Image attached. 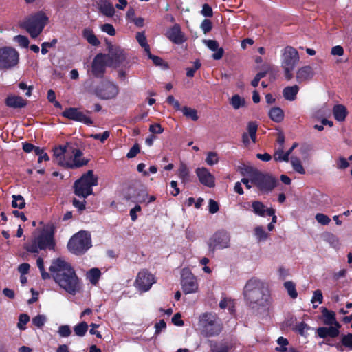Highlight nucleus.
<instances>
[{"label":"nucleus","mask_w":352,"mask_h":352,"mask_svg":"<svg viewBox=\"0 0 352 352\" xmlns=\"http://www.w3.org/2000/svg\"><path fill=\"white\" fill-rule=\"evenodd\" d=\"M49 270L56 283L71 295H76L82 289L81 280L70 263L61 258L53 261Z\"/></svg>","instance_id":"1"},{"label":"nucleus","mask_w":352,"mask_h":352,"mask_svg":"<svg viewBox=\"0 0 352 352\" xmlns=\"http://www.w3.org/2000/svg\"><path fill=\"white\" fill-rule=\"evenodd\" d=\"M246 305L252 310H258L269 305L270 290L266 283L256 277L249 279L243 290Z\"/></svg>","instance_id":"2"},{"label":"nucleus","mask_w":352,"mask_h":352,"mask_svg":"<svg viewBox=\"0 0 352 352\" xmlns=\"http://www.w3.org/2000/svg\"><path fill=\"white\" fill-rule=\"evenodd\" d=\"M82 155V151L76 142H67L65 145H60L54 149V157L57 163L65 168H80L87 165L89 160L80 158Z\"/></svg>","instance_id":"3"},{"label":"nucleus","mask_w":352,"mask_h":352,"mask_svg":"<svg viewBox=\"0 0 352 352\" xmlns=\"http://www.w3.org/2000/svg\"><path fill=\"white\" fill-rule=\"evenodd\" d=\"M55 233L56 226L53 223H48L37 236L30 243L25 244L24 248L27 252L33 254H38L39 250H55L56 246Z\"/></svg>","instance_id":"4"},{"label":"nucleus","mask_w":352,"mask_h":352,"mask_svg":"<svg viewBox=\"0 0 352 352\" xmlns=\"http://www.w3.org/2000/svg\"><path fill=\"white\" fill-rule=\"evenodd\" d=\"M199 325L201 333L206 337L218 336L223 329L221 320L216 314L205 312L199 317Z\"/></svg>","instance_id":"5"},{"label":"nucleus","mask_w":352,"mask_h":352,"mask_svg":"<svg viewBox=\"0 0 352 352\" xmlns=\"http://www.w3.org/2000/svg\"><path fill=\"white\" fill-rule=\"evenodd\" d=\"M49 18L43 11H38L25 19L21 27L33 38H37L47 24Z\"/></svg>","instance_id":"6"},{"label":"nucleus","mask_w":352,"mask_h":352,"mask_svg":"<svg viewBox=\"0 0 352 352\" xmlns=\"http://www.w3.org/2000/svg\"><path fill=\"white\" fill-rule=\"evenodd\" d=\"M91 247V237L89 232L81 230L74 234L68 241V250L77 256L84 254Z\"/></svg>","instance_id":"7"},{"label":"nucleus","mask_w":352,"mask_h":352,"mask_svg":"<svg viewBox=\"0 0 352 352\" xmlns=\"http://www.w3.org/2000/svg\"><path fill=\"white\" fill-rule=\"evenodd\" d=\"M97 185L98 177L94 175L92 170H89L74 182V194L85 199L94 193L93 187Z\"/></svg>","instance_id":"8"},{"label":"nucleus","mask_w":352,"mask_h":352,"mask_svg":"<svg viewBox=\"0 0 352 352\" xmlns=\"http://www.w3.org/2000/svg\"><path fill=\"white\" fill-rule=\"evenodd\" d=\"M300 57L298 52L294 47L287 45L283 50L281 54V67L284 70V76L287 80L293 78L292 72L299 62Z\"/></svg>","instance_id":"9"},{"label":"nucleus","mask_w":352,"mask_h":352,"mask_svg":"<svg viewBox=\"0 0 352 352\" xmlns=\"http://www.w3.org/2000/svg\"><path fill=\"white\" fill-rule=\"evenodd\" d=\"M250 181L263 192H271L277 184V180L272 175L259 171H256L252 175Z\"/></svg>","instance_id":"10"},{"label":"nucleus","mask_w":352,"mask_h":352,"mask_svg":"<svg viewBox=\"0 0 352 352\" xmlns=\"http://www.w3.org/2000/svg\"><path fill=\"white\" fill-rule=\"evenodd\" d=\"M19 60V52L12 47L0 48V69L8 70L15 67Z\"/></svg>","instance_id":"11"},{"label":"nucleus","mask_w":352,"mask_h":352,"mask_svg":"<svg viewBox=\"0 0 352 352\" xmlns=\"http://www.w3.org/2000/svg\"><path fill=\"white\" fill-rule=\"evenodd\" d=\"M230 235L225 230L216 232L208 241L209 255L213 257L216 249H223L229 247Z\"/></svg>","instance_id":"12"},{"label":"nucleus","mask_w":352,"mask_h":352,"mask_svg":"<svg viewBox=\"0 0 352 352\" xmlns=\"http://www.w3.org/2000/svg\"><path fill=\"white\" fill-rule=\"evenodd\" d=\"M118 86L109 80L102 81L94 90V94L101 100L114 98L118 94Z\"/></svg>","instance_id":"13"},{"label":"nucleus","mask_w":352,"mask_h":352,"mask_svg":"<svg viewBox=\"0 0 352 352\" xmlns=\"http://www.w3.org/2000/svg\"><path fill=\"white\" fill-rule=\"evenodd\" d=\"M156 282L155 278L147 269L140 270L136 276L134 285L141 292L148 291Z\"/></svg>","instance_id":"14"},{"label":"nucleus","mask_w":352,"mask_h":352,"mask_svg":"<svg viewBox=\"0 0 352 352\" xmlns=\"http://www.w3.org/2000/svg\"><path fill=\"white\" fill-rule=\"evenodd\" d=\"M107 55L102 53L98 54L93 59L91 63V74L98 78H102L106 72Z\"/></svg>","instance_id":"15"},{"label":"nucleus","mask_w":352,"mask_h":352,"mask_svg":"<svg viewBox=\"0 0 352 352\" xmlns=\"http://www.w3.org/2000/svg\"><path fill=\"white\" fill-rule=\"evenodd\" d=\"M62 116L71 120L84 123L88 126L93 124V121L89 117L85 115L76 107H69L65 109L62 113Z\"/></svg>","instance_id":"16"},{"label":"nucleus","mask_w":352,"mask_h":352,"mask_svg":"<svg viewBox=\"0 0 352 352\" xmlns=\"http://www.w3.org/2000/svg\"><path fill=\"white\" fill-rule=\"evenodd\" d=\"M181 284L183 292L185 294H191L197 291L198 288L196 278L188 271H183L181 277Z\"/></svg>","instance_id":"17"},{"label":"nucleus","mask_w":352,"mask_h":352,"mask_svg":"<svg viewBox=\"0 0 352 352\" xmlns=\"http://www.w3.org/2000/svg\"><path fill=\"white\" fill-rule=\"evenodd\" d=\"M166 37L175 44H182L186 41L184 34L182 33L181 27L178 23H175L166 34Z\"/></svg>","instance_id":"18"},{"label":"nucleus","mask_w":352,"mask_h":352,"mask_svg":"<svg viewBox=\"0 0 352 352\" xmlns=\"http://www.w3.org/2000/svg\"><path fill=\"white\" fill-rule=\"evenodd\" d=\"M195 173L199 178V182L201 184L209 188L214 186V177L206 168H197L195 170Z\"/></svg>","instance_id":"19"},{"label":"nucleus","mask_w":352,"mask_h":352,"mask_svg":"<svg viewBox=\"0 0 352 352\" xmlns=\"http://www.w3.org/2000/svg\"><path fill=\"white\" fill-rule=\"evenodd\" d=\"M109 59L116 66H118L125 61L126 55L124 50L120 47H112L109 50Z\"/></svg>","instance_id":"20"},{"label":"nucleus","mask_w":352,"mask_h":352,"mask_svg":"<svg viewBox=\"0 0 352 352\" xmlns=\"http://www.w3.org/2000/svg\"><path fill=\"white\" fill-rule=\"evenodd\" d=\"M5 104L9 108L16 109L25 107L28 102L21 96L10 94L5 99Z\"/></svg>","instance_id":"21"},{"label":"nucleus","mask_w":352,"mask_h":352,"mask_svg":"<svg viewBox=\"0 0 352 352\" xmlns=\"http://www.w3.org/2000/svg\"><path fill=\"white\" fill-rule=\"evenodd\" d=\"M314 75L313 68L310 65H306L298 69L296 78L297 82L301 83L311 80Z\"/></svg>","instance_id":"22"},{"label":"nucleus","mask_w":352,"mask_h":352,"mask_svg":"<svg viewBox=\"0 0 352 352\" xmlns=\"http://www.w3.org/2000/svg\"><path fill=\"white\" fill-rule=\"evenodd\" d=\"M148 197V194L146 188L143 185H140V187L134 190L133 194L132 195H129L126 199L129 200L133 198L136 201L142 204L146 201Z\"/></svg>","instance_id":"23"},{"label":"nucleus","mask_w":352,"mask_h":352,"mask_svg":"<svg viewBox=\"0 0 352 352\" xmlns=\"http://www.w3.org/2000/svg\"><path fill=\"white\" fill-rule=\"evenodd\" d=\"M316 333L318 337L321 338H327L330 337L332 338L338 336L340 331L337 328H334L333 326L330 327H320L317 329Z\"/></svg>","instance_id":"24"},{"label":"nucleus","mask_w":352,"mask_h":352,"mask_svg":"<svg viewBox=\"0 0 352 352\" xmlns=\"http://www.w3.org/2000/svg\"><path fill=\"white\" fill-rule=\"evenodd\" d=\"M98 6L100 12L107 16L111 17L115 14L113 6L109 0H100Z\"/></svg>","instance_id":"25"},{"label":"nucleus","mask_w":352,"mask_h":352,"mask_svg":"<svg viewBox=\"0 0 352 352\" xmlns=\"http://www.w3.org/2000/svg\"><path fill=\"white\" fill-rule=\"evenodd\" d=\"M207 47L212 51H217L212 54V58L214 60L221 59L224 54V50L222 47H219V43L215 40H205Z\"/></svg>","instance_id":"26"},{"label":"nucleus","mask_w":352,"mask_h":352,"mask_svg":"<svg viewBox=\"0 0 352 352\" xmlns=\"http://www.w3.org/2000/svg\"><path fill=\"white\" fill-rule=\"evenodd\" d=\"M298 91L299 87L298 85L287 86L283 89V95L285 100L294 101L296 100Z\"/></svg>","instance_id":"27"},{"label":"nucleus","mask_w":352,"mask_h":352,"mask_svg":"<svg viewBox=\"0 0 352 352\" xmlns=\"http://www.w3.org/2000/svg\"><path fill=\"white\" fill-rule=\"evenodd\" d=\"M333 114L337 121L342 122L345 120L348 111L344 105L336 104L333 108Z\"/></svg>","instance_id":"28"},{"label":"nucleus","mask_w":352,"mask_h":352,"mask_svg":"<svg viewBox=\"0 0 352 352\" xmlns=\"http://www.w3.org/2000/svg\"><path fill=\"white\" fill-rule=\"evenodd\" d=\"M82 36L93 46H98L100 43L93 30L89 28H86L83 30Z\"/></svg>","instance_id":"29"},{"label":"nucleus","mask_w":352,"mask_h":352,"mask_svg":"<svg viewBox=\"0 0 352 352\" xmlns=\"http://www.w3.org/2000/svg\"><path fill=\"white\" fill-rule=\"evenodd\" d=\"M268 116L272 120L277 123L281 122L284 119L283 111L280 107H277L271 108Z\"/></svg>","instance_id":"30"},{"label":"nucleus","mask_w":352,"mask_h":352,"mask_svg":"<svg viewBox=\"0 0 352 352\" xmlns=\"http://www.w3.org/2000/svg\"><path fill=\"white\" fill-rule=\"evenodd\" d=\"M230 104L234 109H239L246 107L247 102L245 98L239 94H234L230 99Z\"/></svg>","instance_id":"31"},{"label":"nucleus","mask_w":352,"mask_h":352,"mask_svg":"<svg viewBox=\"0 0 352 352\" xmlns=\"http://www.w3.org/2000/svg\"><path fill=\"white\" fill-rule=\"evenodd\" d=\"M322 316L324 317V323L327 325H333L336 322V314L334 311L329 310L324 307H321Z\"/></svg>","instance_id":"32"},{"label":"nucleus","mask_w":352,"mask_h":352,"mask_svg":"<svg viewBox=\"0 0 352 352\" xmlns=\"http://www.w3.org/2000/svg\"><path fill=\"white\" fill-rule=\"evenodd\" d=\"M178 176L184 184L190 182V171L187 166L182 163L178 169Z\"/></svg>","instance_id":"33"},{"label":"nucleus","mask_w":352,"mask_h":352,"mask_svg":"<svg viewBox=\"0 0 352 352\" xmlns=\"http://www.w3.org/2000/svg\"><path fill=\"white\" fill-rule=\"evenodd\" d=\"M323 239L333 248H338L340 247L339 239L331 232H325L323 234Z\"/></svg>","instance_id":"34"},{"label":"nucleus","mask_w":352,"mask_h":352,"mask_svg":"<svg viewBox=\"0 0 352 352\" xmlns=\"http://www.w3.org/2000/svg\"><path fill=\"white\" fill-rule=\"evenodd\" d=\"M252 211L257 215L260 217H265L266 210L265 206L259 201H254L252 203Z\"/></svg>","instance_id":"35"},{"label":"nucleus","mask_w":352,"mask_h":352,"mask_svg":"<svg viewBox=\"0 0 352 352\" xmlns=\"http://www.w3.org/2000/svg\"><path fill=\"white\" fill-rule=\"evenodd\" d=\"M87 278L93 285H96L98 283L101 276L100 270L98 268H92L87 272Z\"/></svg>","instance_id":"36"},{"label":"nucleus","mask_w":352,"mask_h":352,"mask_svg":"<svg viewBox=\"0 0 352 352\" xmlns=\"http://www.w3.org/2000/svg\"><path fill=\"white\" fill-rule=\"evenodd\" d=\"M182 111L185 117L191 119L192 121H197L199 119L197 111L195 109L184 106L182 107Z\"/></svg>","instance_id":"37"},{"label":"nucleus","mask_w":352,"mask_h":352,"mask_svg":"<svg viewBox=\"0 0 352 352\" xmlns=\"http://www.w3.org/2000/svg\"><path fill=\"white\" fill-rule=\"evenodd\" d=\"M88 327V324L86 322L82 321L74 327V331L76 336L82 337L87 332Z\"/></svg>","instance_id":"38"},{"label":"nucleus","mask_w":352,"mask_h":352,"mask_svg":"<svg viewBox=\"0 0 352 352\" xmlns=\"http://www.w3.org/2000/svg\"><path fill=\"white\" fill-rule=\"evenodd\" d=\"M291 164L294 171L302 175L305 174V168L298 157H292L291 158Z\"/></svg>","instance_id":"39"},{"label":"nucleus","mask_w":352,"mask_h":352,"mask_svg":"<svg viewBox=\"0 0 352 352\" xmlns=\"http://www.w3.org/2000/svg\"><path fill=\"white\" fill-rule=\"evenodd\" d=\"M284 287L292 298L295 299L297 298L298 292L296 289V285L294 282L290 280L286 281L284 283Z\"/></svg>","instance_id":"40"},{"label":"nucleus","mask_w":352,"mask_h":352,"mask_svg":"<svg viewBox=\"0 0 352 352\" xmlns=\"http://www.w3.org/2000/svg\"><path fill=\"white\" fill-rule=\"evenodd\" d=\"M12 206L14 208L23 209L25 206V201L21 195H12Z\"/></svg>","instance_id":"41"},{"label":"nucleus","mask_w":352,"mask_h":352,"mask_svg":"<svg viewBox=\"0 0 352 352\" xmlns=\"http://www.w3.org/2000/svg\"><path fill=\"white\" fill-rule=\"evenodd\" d=\"M257 128H258V125L256 124V122H248V131L249 133V135L253 142H256Z\"/></svg>","instance_id":"42"},{"label":"nucleus","mask_w":352,"mask_h":352,"mask_svg":"<svg viewBox=\"0 0 352 352\" xmlns=\"http://www.w3.org/2000/svg\"><path fill=\"white\" fill-rule=\"evenodd\" d=\"M206 162L209 166H213L219 162L218 155L215 152H208L206 158Z\"/></svg>","instance_id":"43"},{"label":"nucleus","mask_w":352,"mask_h":352,"mask_svg":"<svg viewBox=\"0 0 352 352\" xmlns=\"http://www.w3.org/2000/svg\"><path fill=\"white\" fill-rule=\"evenodd\" d=\"M58 333L62 338H67L72 334V330L68 324L59 326Z\"/></svg>","instance_id":"44"},{"label":"nucleus","mask_w":352,"mask_h":352,"mask_svg":"<svg viewBox=\"0 0 352 352\" xmlns=\"http://www.w3.org/2000/svg\"><path fill=\"white\" fill-rule=\"evenodd\" d=\"M30 321V316L26 314H21L19 317L17 327L21 330L25 329V324Z\"/></svg>","instance_id":"45"},{"label":"nucleus","mask_w":352,"mask_h":352,"mask_svg":"<svg viewBox=\"0 0 352 352\" xmlns=\"http://www.w3.org/2000/svg\"><path fill=\"white\" fill-rule=\"evenodd\" d=\"M32 322L38 328H41L46 322V317L44 315L38 314L32 318Z\"/></svg>","instance_id":"46"},{"label":"nucleus","mask_w":352,"mask_h":352,"mask_svg":"<svg viewBox=\"0 0 352 352\" xmlns=\"http://www.w3.org/2000/svg\"><path fill=\"white\" fill-rule=\"evenodd\" d=\"M316 220L322 226H327L331 222V219L326 214L318 213L315 217Z\"/></svg>","instance_id":"47"},{"label":"nucleus","mask_w":352,"mask_h":352,"mask_svg":"<svg viewBox=\"0 0 352 352\" xmlns=\"http://www.w3.org/2000/svg\"><path fill=\"white\" fill-rule=\"evenodd\" d=\"M110 132L108 131H104L102 133H96V134H91L90 135V138L100 140L101 142H104L109 137Z\"/></svg>","instance_id":"48"},{"label":"nucleus","mask_w":352,"mask_h":352,"mask_svg":"<svg viewBox=\"0 0 352 352\" xmlns=\"http://www.w3.org/2000/svg\"><path fill=\"white\" fill-rule=\"evenodd\" d=\"M341 343L345 347L352 350V333L343 335L342 336Z\"/></svg>","instance_id":"49"},{"label":"nucleus","mask_w":352,"mask_h":352,"mask_svg":"<svg viewBox=\"0 0 352 352\" xmlns=\"http://www.w3.org/2000/svg\"><path fill=\"white\" fill-rule=\"evenodd\" d=\"M14 41L23 47H28L30 43L29 39L27 36L23 35H17L14 37Z\"/></svg>","instance_id":"50"},{"label":"nucleus","mask_w":352,"mask_h":352,"mask_svg":"<svg viewBox=\"0 0 352 352\" xmlns=\"http://www.w3.org/2000/svg\"><path fill=\"white\" fill-rule=\"evenodd\" d=\"M201 29L203 31L204 34H207L210 32L212 30V23L210 19H205L201 24Z\"/></svg>","instance_id":"51"},{"label":"nucleus","mask_w":352,"mask_h":352,"mask_svg":"<svg viewBox=\"0 0 352 352\" xmlns=\"http://www.w3.org/2000/svg\"><path fill=\"white\" fill-rule=\"evenodd\" d=\"M349 166L348 160L344 157H339L336 161V167L338 169L344 170Z\"/></svg>","instance_id":"52"},{"label":"nucleus","mask_w":352,"mask_h":352,"mask_svg":"<svg viewBox=\"0 0 352 352\" xmlns=\"http://www.w3.org/2000/svg\"><path fill=\"white\" fill-rule=\"evenodd\" d=\"M149 58L153 60V63L156 66H161V67H164V68L168 67V64L166 63H165L164 60L160 56H155L153 54H150Z\"/></svg>","instance_id":"53"},{"label":"nucleus","mask_w":352,"mask_h":352,"mask_svg":"<svg viewBox=\"0 0 352 352\" xmlns=\"http://www.w3.org/2000/svg\"><path fill=\"white\" fill-rule=\"evenodd\" d=\"M57 39L54 38L51 42H44L41 44V53L46 54L48 52L47 48L53 47L57 43Z\"/></svg>","instance_id":"54"},{"label":"nucleus","mask_w":352,"mask_h":352,"mask_svg":"<svg viewBox=\"0 0 352 352\" xmlns=\"http://www.w3.org/2000/svg\"><path fill=\"white\" fill-rule=\"evenodd\" d=\"M140 152V147L138 143H135L129 150L128 153L126 154V157L133 158L135 157Z\"/></svg>","instance_id":"55"},{"label":"nucleus","mask_w":352,"mask_h":352,"mask_svg":"<svg viewBox=\"0 0 352 352\" xmlns=\"http://www.w3.org/2000/svg\"><path fill=\"white\" fill-rule=\"evenodd\" d=\"M255 235L260 240H265L267 237V234L261 226H258L254 229Z\"/></svg>","instance_id":"56"},{"label":"nucleus","mask_w":352,"mask_h":352,"mask_svg":"<svg viewBox=\"0 0 352 352\" xmlns=\"http://www.w3.org/2000/svg\"><path fill=\"white\" fill-rule=\"evenodd\" d=\"M277 343L280 345V346H277L276 350L277 351H285L287 349L285 348V346H287L289 344V342L287 338L281 336L278 338Z\"/></svg>","instance_id":"57"},{"label":"nucleus","mask_w":352,"mask_h":352,"mask_svg":"<svg viewBox=\"0 0 352 352\" xmlns=\"http://www.w3.org/2000/svg\"><path fill=\"white\" fill-rule=\"evenodd\" d=\"M201 13L206 17H212L213 16V11L211 6L208 3H204L202 6Z\"/></svg>","instance_id":"58"},{"label":"nucleus","mask_w":352,"mask_h":352,"mask_svg":"<svg viewBox=\"0 0 352 352\" xmlns=\"http://www.w3.org/2000/svg\"><path fill=\"white\" fill-rule=\"evenodd\" d=\"M102 31L106 32L110 36H114L116 34V30L113 25L110 23H104L101 26Z\"/></svg>","instance_id":"59"},{"label":"nucleus","mask_w":352,"mask_h":352,"mask_svg":"<svg viewBox=\"0 0 352 352\" xmlns=\"http://www.w3.org/2000/svg\"><path fill=\"white\" fill-rule=\"evenodd\" d=\"M309 328L307 324H306L305 322L302 321L299 323H297L295 325V327L294 328V330L298 333H299L300 335L303 336L305 333V330Z\"/></svg>","instance_id":"60"},{"label":"nucleus","mask_w":352,"mask_h":352,"mask_svg":"<svg viewBox=\"0 0 352 352\" xmlns=\"http://www.w3.org/2000/svg\"><path fill=\"white\" fill-rule=\"evenodd\" d=\"M135 38L141 47H148L146 38L144 32H138Z\"/></svg>","instance_id":"61"},{"label":"nucleus","mask_w":352,"mask_h":352,"mask_svg":"<svg viewBox=\"0 0 352 352\" xmlns=\"http://www.w3.org/2000/svg\"><path fill=\"white\" fill-rule=\"evenodd\" d=\"M323 296L321 290L316 289L314 292V295L311 299V302H318L320 304L322 302Z\"/></svg>","instance_id":"62"},{"label":"nucleus","mask_w":352,"mask_h":352,"mask_svg":"<svg viewBox=\"0 0 352 352\" xmlns=\"http://www.w3.org/2000/svg\"><path fill=\"white\" fill-rule=\"evenodd\" d=\"M72 204L75 208H78L79 211H82L86 208V201L85 199L82 201H80L77 199L74 198L72 200Z\"/></svg>","instance_id":"63"},{"label":"nucleus","mask_w":352,"mask_h":352,"mask_svg":"<svg viewBox=\"0 0 352 352\" xmlns=\"http://www.w3.org/2000/svg\"><path fill=\"white\" fill-rule=\"evenodd\" d=\"M208 207H209V212L211 214H214V213L217 212L219 210L218 203L213 199L209 200Z\"/></svg>","instance_id":"64"}]
</instances>
